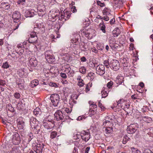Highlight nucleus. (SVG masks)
I'll return each mask as SVG.
<instances>
[{
  "label": "nucleus",
  "instance_id": "nucleus-19",
  "mask_svg": "<svg viewBox=\"0 0 153 153\" xmlns=\"http://www.w3.org/2000/svg\"><path fill=\"white\" fill-rule=\"evenodd\" d=\"M28 64L30 66L35 67L37 64V61L35 58L34 57H31L29 59V62Z\"/></svg>",
  "mask_w": 153,
  "mask_h": 153
},
{
  "label": "nucleus",
  "instance_id": "nucleus-4",
  "mask_svg": "<svg viewBox=\"0 0 153 153\" xmlns=\"http://www.w3.org/2000/svg\"><path fill=\"white\" fill-rule=\"evenodd\" d=\"M109 66L114 71L118 70L120 68L119 62L116 59H113L111 61L109 64Z\"/></svg>",
  "mask_w": 153,
  "mask_h": 153
},
{
  "label": "nucleus",
  "instance_id": "nucleus-38",
  "mask_svg": "<svg viewBox=\"0 0 153 153\" xmlns=\"http://www.w3.org/2000/svg\"><path fill=\"white\" fill-rule=\"evenodd\" d=\"M62 58L65 61H68L70 60V55L68 53H65L62 55Z\"/></svg>",
  "mask_w": 153,
  "mask_h": 153
},
{
  "label": "nucleus",
  "instance_id": "nucleus-1",
  "mask_svg": "<svg viewBox=\"0 0 153 153\" xmlns=\"http://www.w3.org/2000/svg\"><path fill=\"white\" fill-rule=\"evenodd\" d=\"M95 30L91 28L87 30L83 29L81 31L82 34L85 36L88 39H91L95 35Z\"/></svg>",
  "mask_w": 153,
  "mask_h": 153
},
{
  "label": "nucleus",
  "instance_id": "nucleus-34",
  "mask_svg": "<svg viewBox=\"0 0 153 153\" xmlns=\"http://www.w3.org/2000/svg\"><path fill=\"white\" fill-rule=\"evenodd\" d=\"M39 84V81L38 79H34L32 80L30 84L31 87L33 88L37 85Z\"/></svg>",
  "mask_w": 153,
  "mask_h": 153
},
{
  "label": "nucleus",
  "instance_id": "nucleus-47",
  "mask_svg": "<svg viewBox=\"0 0 153 153\" xmlns=\"http://www.w3.org/2000/svg\"><path fill=\"white\" fill-rule=\"evenodd\" d=\"M86 69L85 67L82 66L79 68V71L82 74H85L86 73Z\"/></svg>",
  "mask_w": 153,
  "mask_h": 153
},
{
  "label": "nucleus",
  "instance_id": "nucleus-43",
  "mask_svg": "<svg viewBox=\"0 0 153 153\" xmlns=\"http://www.w3.org/2000/svg\"><path fill=\"white\" fill-rule=\"evenodd\" d=\"M57 134V132L56 131H52L50 134V138L52 139L54 138L56 136Z\"/></svg>",
  "mask_w": 153,
  "mask_h": 153
},
{
  "label": "nucleus",
  "instance_id": "nucleus-3",
  "mask_svg": "<svg viewBox=\"0 0 153 153\" xmlns=\"http://www.w3.org/2000/svg\"><path fill=\"white\" fill-rule=\"evenodd\" d=\"M21 139L18 132L14 133L12 138V143L15 145H18L20 143Z\"/></svg>",
  "mask_w": 153,
  "mask_h": 153
},
{
  "label": "nucleus",
  "instance_id": "nucleus-39",
  "mask_svg": "<svg viewBox=\"0 0 153 153\" xmlns=\"http://www.w3.org/2000/svg\"><path fill=\"white\" fill-rule=\"evenodd\" d=\"M64 67L65 69V72L67 73H69L71 70V68L69 65L68 64L65 65H64Z\"/></svg>",
  "mask_w": 153,
  "mask_h": 153
},
{
  "label": "nucleus",
  "instance_id": "nucleus-28",
  "mask_svg": "<svg viewBox=\"0 0 153 153\" xmlns=\"http://www.w3.org/2000/svg\"><path fill=\"white\" fill-rule=\"evenodd\" d=\"M35 153H41L42 151V147L39 145H37L34 148Z\"/></svg>",
  "mask_w": 153,
  "mask_h": 153
},
{
  "label": "nucleus",
  "instance_id": "nucleus-33",
  "mask_svg": "<svg viewBox=\"0 0 153 153\" xmlns=\"http://www.w3.org/2000/svg\"><path fill=\"white\" fill-rule=\"evenodd\" d=\"M25 73L26 72L25 71L24 69H19L17 71V74L21 77L24 76Z\"/></svg>",
  "mask_w": 153,
  "mask_h": 153
},
{
  "label": "nucleus",
  "instance_id": "nucleus-59",
  "mask_svg": "<svg viewBox=\"0 0 153 153\" xmlns=\"http://www.w3.org/2000/svg\"><path fill=\"white\" fill-rule=\"evenodd\" d=\"M143 120H145V121H146L148 123L151 122L152 120L151 118L150 117H145L144 118L143 117Z\"/></svg>",
  "mask_w": 153,
  "mask_h": 153
},
{
  "label": "nucleus",
  "instance_id": "nucleus-32",
  "mask_svg": "<svg viewBox=\"0 0 153 153\" xmlns=\"http://www.w3.org/2000/svg\"><path fill=\"white\" fill-rule=\"evenodd\" d=\"M89 65L90 67L94 68L98 65V64L96 62V60H93L89 62Z\"/></svg>",
  "mask_w": 153,
  "mask_h": 153
},
{
  "label": "nucleus",
  "instance_id": "nucleus-53",
  "mask_svg": "<svg viewBox=\"0 0 153 153\" xmlns=\"http://www.w3.org/2000/svg\"><path fill=\"white\" fill-rule=\"evenodd\" d=\"M27 138L28 139V142H29L33 138V135L32 133L29 134L27 136Z\"/></svg>",
  "mask_w": 153,
  "mask_h": 153
},
{
  "label": "nucleus",
  "instance_id": "nucleus-22",
  "mask_svg": "<svg viewBox=\"0 0 153 153\" xmlns=\"http://www.w3.org/2000/svg\"><path fill=\"white\" fill-rule=\"evenodd\" d=\"M24 48V46H23V45L22 44L18 45L17 48L16 49V53L21 54H22L24 51L23 49Z\"/></svg>",
  "mask_w": 153,
  "mask_h": 153
},
{
  "label": "nucleus",
  "instance_id": "nucleus-64",
  "mask_svg": "<svg viewBox=\"0 0 153 153\" xmlns=\"http://www.w3.org/2000/svg\"><path fill=\"white\" fill-rule=\"evenodd\" d=\"M97 105L95 103L93 104L91 106H90V108H92L93 109H94V110H97Z\"/></svg>",
  "mask_w": 153,
  "mask_h": 153
},
{
  "label": "nucleus",
  "instance_id": "nucleus-37",
  "mask_svg": "<svg viewBox=\"0 0 153 153\" xmlns=\"http://www.w3.org/2000/svg\"><path fill=\"white\" fill-rule=\"evenodd\" d=\"M33 113L36 116H39L41 114L40 109L39 108H38L35 109L33 111Z\"/></svg>",
  "mask_w": 153,
  "mask_h": 153
},
{
  "label": "nucleus",
  "instance_id": "nucleus-61",
  "mask_svg": "<svg viewBox=\"0 0 153 153\" xmlns=\"http://www.w3.org/2000/svg\"><path fill=\"white\" fill-rule=\"evenodd\" d=\"M98 106L101 108L102 111L104 110L105 108V107L102 105V103L100 102V101L98 102Z\"/></svg>",
  "mask_w": 153,
  "mask_h": 153
},
{
  "label": "nucleus",
  "instance_id": "nucleus-58",
  "mask_svg": "<svg viewBox=\"0 0 153 153\" xmlns=\"http://www.w3.org/2000/svg\"><path fill=\"white\" fill-rule=\"evenodd\" d=\"M109 45L110 46H111L112 45L114 44L115 43V40L113 38H111V39L109 40Z\"/></svg>",
  "mask_w": 153,
  "mask_h": 153
},
{
  "label": "nucleus",
  "instance_id": "nucleus-41",
  "mask_svg": "<svg viewBox=\"0 0 153 153\" xmlns=\"http://www.w3.org/2000/svg\"><path fill=\"white\" fill-rule=\"evenodd\" d=\"M97 48L100 50H102L104 48V44L100 43L97 44Z\"/></svg>",
  "mask_w": 153,
  "mask_h": 153
},
{
  "label": "nucleus",
  "instance_id": "nucleus-12",
  "mask_svg": "<svg viewBox=\"0 0 153 153\" xmlns=\"http://www.w3.org/2000/svg\"><path fill=\"white\" fill-rule=\"evenodd\" d=\"M81 136L82 139L86 142L90 138V133L88 132H86L85 131H83L81 133Z\"/></svg>",
  "mask_w": 153,
  "mask_h": 153
},
{
  "label": "nucleus",
  "instance_id": "nucleus-36",
  "mask_svg": "<svg viewBox=\"0 0 153 153\" xmlns=\"http://www.w3.org/2000/svg\"><path fill=\"white\" fill-rule=\"evenodd\" d=\"M111 10L108 7H105L102 11L103 15H108L110 14Z\"/></svg>",
  "mask_w": 153,
  "mask_h": 153
},
{
  "label": "nucleus",
  "instance_id": "nucleus-45",
  "mask_svg": "<svg viewBox=\"0 0 153 153\" xmlns=\"http://www.w3.org/2000/svg\"><path fill=\"white\" fill-rule=\"evenodd\" d=\"M10 66L9 64V63L7 62H6L3 63L2 68L4 69H7L9 68Z\"/></svg>",
  "mask_w": 153,
  "mask_h": 153
},
{
  "label": "nucleus",
  "instance_id": "nucleus-40",
  "mask_svg": "<svg viewBox=\"0 0 153 153\" xmlns=\"http://www.w3.org/2000/svg\"><path fill=\"white\" fill-rule=\"evenodd\" d=\"M38 121L35 118L32 117H30V120L31 126H33L34 123H36Z\"/></svg>",
  "mask_w": 153,
  "mask_h": 153
},
{
  "label": "nucleus",
  "instance_id": "nucleus-35",
  "mask_svg": "<svg viewBox=\"0 0 153 153\" xmlns=\"http://www.w3.org/2000/svg\"><path fill=\"white\" fill-rule=\"evenodd\" d=\"M113 130V128L111 127H108L104 128L103 131H105L106 133L109 134L111 133Z\"/></svg>",
  "mask_w": 153,
  "mask_h": 153
},
{
  "label": "nucleus",
  "instance_id": "nucleus-10",
  "mask_svg": "<svg viewBox=\"0 0 153 153\" xmlns=\"http://www.w3.org/2000/svg\"><path fill=\"white\" fill-rule=\"evenodd\" d=\"M137 128L136 124H131L127 127V132L129 134H133L136 131Z\"/></svg>",
  "mask_w": 153,
  "mask_h": 153
},
{
  "label": "nucleus",
  "instance_id": "nucleus-63",
  "mask_svg": "<svg viewBox=\"0 0 153 153\" xmlns=\"http://www.w3.org/2000/svg\"><path fill=\"white\" fill-rule=\"evenodd\" d=\"M83 81H79L77 83L78 85L80 87L83 86L84 84Z\"/></svg>",
  "mask_w": 153,
  "mask_h": 153
},
{
  "label": "nucleus",
  "instance_id": "nucleus-52",
  "mask_svg": "<svg viewBox=\"0 0 153 153\" xmlns=\"http://www.w3.org/2000/svg\"><path fill=\"white\" fill-rule=\"evenodd\" d=\"M113 85V82L110 81L109 82H108L106 85V87L108 88V89L109 90V89L110 88L112 87V86Z\"/></svg>",
  "mask_w": 153,
  "mask_h": 153
},
{
  "label": "nucleus",
  "instance_id": "nucleus-60",
  "mask_svg": "<svg viewBox=\"0 0 153 153\" xmlns=\"http://www.w3.org/2000/svg\"><path fill=\"white\" fill-rule=\"evenodd\" d=\"M97 4L98 6H100L101 7H103L105 6V4L104 3H102L100 1H97Z\"/></svg>",
  "mask_w": 153,
  "mask_h": 153
},
{
  "label": "nucleus",
  "instance_id": "nucleus-51",
  "mask_svg": "<svg viewBox=\"0 0 153 153\" xmlns=\"http://www.w3.org/2000/svg\"><path fill=\"white\" fill-rule=\"evenodd\" d=\"M49 85L55 88L58 87L59 86V84L58 83H56L53 82H50Z\"/></svg>",
  "mask_w": 153,
  "mask_h": 153
},
{
  "label": "nucleus",
  "instance_id": "nucleus-8",
  "mask_svg": "<svg viewBox=\"0 0 153 153\" xmlns=\"http://www.w3.org/2000/svg\"><path fill=\"white\" fill-rule=\"evenodd\" d=\"M54 120L57 121L61 120L62 121L64 120V115L62 112L60 110H57L54 114Z\"/></svg>",
  "mask_w": 153,
  "mask_h": 153
},
{
  "label": "nucleus",
  "instance_id": "nucleus-21",
  "mask_svg": "<svg viewBox=\"0 0 153 153\" xmlns=\"http://www.w3.org/2000/svg\"><path fill=\"white\" fill-rule=\"evenodd\" d=\"M121 62L124 67H127L129 65L128 59V58H122L120 60Z\"/></svg>",
  "mask_w": 153,
  "mask_h": 153
},
{
  "label": "nucleus",
  "instance_id": "nucleus-31",
  "mask_svg": "<svg viewBox=\"0 0 153 153\" xmlns=\"http://www.w3.org/2000/svg\"><path fill=\"white\" fill-rule=\"evenodd\" d=\"M114 5L116 7L120 8L123 6V3L122 0H116Z\"/></svg>",
  "mask_w": 153,
  "mask_h": 153
},
{
  "label": "nucleus",
  "instance_id": "nucleus-30",
  "mask_svg": "<svg viewBox=\"0 0 153 153\" xmlns=\"http://www.w3.org/2000/svg\"><path fill=\"white\" fill-rule=\"evenodd\" d=\"M71 12L68 11H65V12H63V13L62 12V14H63V16L65 17V21H66L71 16Z\"/></svg>",
  "mask_w": 153,
  "mask_h": 153
},
{
  "label": "nucleus",
  "instance_id": "nucleus-57",
  "mask_svg": "<svg viewBox=\"0 0 153 153\" xmlns=\"http://www.w3.org/2000/svg\"><path fill=\"white\" fill-rule=\"evenodd\" d=\"M86 117H85V115H82L79 116L77 118V120L79 121L83 120H84Z\"/></svg>",
  "mask_w": 153,
  "mask_h": 153
},
{
  "label": "nucleus",
  "instance_id": "nucleus-14",
  "mask_svg": "<svg viewBox=\"0 0 153 153\" xmlns=\"http://www.w3.org/2000/svg\"><path fill=\"white\" fill-rule=\"evenodd\" d=\"M33 124V126H31V128L33 129L35 133L37 134L39 133L41 128L40 124L38 121H37Z\"/></svg>",
  "mask_w": 153,
  "mask_h": 153
},
{
  "label": "nucleus",
  "instance_id": "nucleus-15",
  "mask_svg": "<svg viewBox=\"0 0 153 153\" xmlns=\"http://www.w3.org/2000/svg\"><path fill=\"white\" fill-rule=\"evenodd\" d=\"M107 120H105L103 121V122L102 123V126L103 127V129H104V128L107 127H111L113 126L112 122L111 121L112 119L111 118H108V117Z\"/></svg>",
  "mask_w": 153,
  "mask_h": 153
},
{
  "label": "nucleus",
  "instance_id": "nucleus-16",
  "mask_svg": "<svg viewBox=\"0 0 153 153\" xmlns=\"http://www.w3.org/2000/svg\"><path fill=\"white\" fill-rule=\"evenodd\" d=\"M37 12L33 9L26 10L25 12V16L26 17H32L36 14Z\"/></svg>",
  "mask_w": 153,
  "mask_h": 153
},
{
  "label": "nucleus",
  "instance_id": "nucleus-23",
  "mask_svg": "<svg viewBox=\"0 0 153 153\" xmlns=\"http://www.w3.org/2000/svg\"><path fill=\"white\" fill-rule=\"evenodd\" d=\"M76 36H77V38L73 39L71 40V46L74 48H76V46L78 45L79 43L78 37L79 36V35L77 34Z\"/></svg>",
  "mask_w": 153,
  "mask_h": 153
},
{
  "label": "nucleus",
  "instance_id": "nucleus-55",
  "mask_svg": "<svg viewBox=\"0 0 153 153\" xmlns=\"http://www.w3.org/2000/svg\"><path fill=\"white\" fill-rule=\"evenodd\" d=\"M103 64L107 68H109V65L110 64H109V61L108 60H105L104 61Z\"/></svg>",
  "mask_w": 153,
  "mask_h": 153
},
{
  "label": "nucleus",
  "instance_id": "nucleus-42",
  "mask_svg": "<svg viewBox=\"0 0 153 153\" xmlns=\"http://www.w3.org/2000/svg\"><path fill=\"white\" fill-rule=\"evenodd\" d=\"M94 74L90 72L88 74V78L90 79L91 81H92L93 79H94Z\"/></svg>",
  "mask_w": 153,
  "mask_h": 153
},
{
  "label": "nucleus",
  "instance_id": "nucleus-27",
  "mask_svg": "<svg viewBox=\"0 0 153 153\" xmlns=\"http://www.w3.org/2000/svg\"><path fill=\"white\" fill-rule=\"evenodd\" d=\"M10 5L8 2H2L0 5V8H3L5 10H8Z\"/></svg>",
  "mask_w": 153,
  "mask_h": 153
},
{
  "label": "nucleus",
  "instance_id": "nucleus-24",
  "mask_svg": "<svg viewBox=\"0 0 153 153\" xmlns=\"http://www.w3.org/2000/svg\"><path fill=\"white\" fill-rule=\"evenodd\" d=\"M110 90L107 88L106 87H104L102 88L101 91V94L102 98H105L108 95V92Z\"/></svg>",
  "mask_w": 153,
  "mask_h": 153
},
{
  "label": "nucleus",
  "instance_id": "nucleus-9",
  "mask_svg": "<svg viewBox=\"0 0 153 153\" xmlns=\"http://www.w3.org/2000/svg\"><path fill=\"white\" fill-rule=\"evenodd\" d=\"M38 15L39 16H42L45 13V7L43 4L38 5L37 7Z\"/></svg>",
  "mask_w": 153,
  "mask_h": 153
},
{
  "label": "nucleus",
  "instance_id": "nucleus-17",
  "mask_svg": "<svg viewBox=\"0 0 153 153\" xmlns=\"http://www.w3.org/2000/svg\"><path fill=\"white\" fill-rule=\"evenodd\" d=\"M21 15L20 12L18 11H14L12 15V18L15 22H17L20 18Z\"/></svg>",
  "mask_w": 153,
  "mask_h": 153
},
{
  "label": "nucleus",
  "instance_id": "nucleus-44",
  "mask_svg": "<svg viewBox=\"0 0 153 153\" xmlns=\"http://www.w3.org/2000/svg\"><path fill=\"white\" fill-rule=\"evenodd\" d=\"M92 85V83H91L90 82L86 85L85 89V91L86 92H87L90 91V88L91 87Z\"/></svg>",
  "mask_w": 153,
  "mask_h": 153
},
{
  "label": "nucleus",
  "instance_id": "nucleus-25",
  "mask_svg": "<svg viewBox=\"0 0 153 153\" xmlns=\"http://www.w3.org/2000/svg\"><path fill=\"white\" fill-rule=\"evenodd\" d=\"M124 78L123 76H118L116 79V83L119 85L123 83H124Z\"/></svg>",
  "mask_w": 153,
  "mask_h": 153
},
{
  "label": "nucleus",
  "instance_id": "nucleus-56",
  "mask_svg": "<svg viewBox=\"0 0 153 153\" xmlns=\"http://www.w3.org/2000/svg\"><path fill=\"white\" fill-rule=\"evenodd\" d=\"M14 97L17 99H19L20 97V94L19 92H15L14 94Z\"/></svg>",
  "mask_w": 153,
  "mask_h": 153
},
{
  "label": "nucleus",
  "instance_id": "nucleus-54",
  "mask_svg": "<svg viewBox=\"0 0 153 153\" xmlns=\"http://www.w3.org/2000/svg\"><path fill=\"white\" fill-rule=\"evenodd\" d=\"M60 28V25L59 24H57L55 25L54 27V30L57 33H58V31L59 30Z\"/></svg>",
  "mask_w": 153,
  "mask_h": 153
},
{
  "label": "nucleus",
  "instance_id": "nucleus-62",
  "mask_svg": "<svg viewBox=\"0 0 153 153\" xmlns=\"http://www.w3.org/2000/svg\"><path fill=\"white\" fill-rule=\"evenodd\" d=\"M47 122H49L51 123V124L54 126L55 125V122L53 119H48L47 120H46L45 121Z\"/></svg>",
  "mask_w": 153,
  "mask_h": 153
},
{
  "label": "nucleus",
  "instance_id": "nucleus-6",
  "mask_svg": "<svg viewBox=\"0 0 153 153\" xmlns=\"http://www.w3.org/2000/svg\"><path fill=\"white\" fill-rule=\"evenodd\" d=\"M96 71L97 74L101 76H102L105 73L104 65L102 64L97 65L96 68Z\"/></svg>",
  "mask_w": 153,
  "mask_h": 153
},
{
  "label": "nucleus",
  "instance_id": "nucleus-46",
  "mask_svg": "<svg viewBox=\"0 0 153 153\" xmlns=\"http://www.w3.org/2000/svg\"><path fill=\"white\" fill-rule=\"evenodd\" d=\"M130 138L128 137L127 135H125L124 137L123 140V144H126L127 142L129 140Z\"/></svg>",
  "mask_w": 153,
  "mask_h": 153
},
{
  "label": "nucleus",
  "instance_id": "nucleus-2",
  "mask_svg": "<svg viewBox=\"0 0 153 153\" xmlns=\"http://www.w3.org/2000/svg\"><path fill=\"white\" fill-rule=\"evenodd\" d=\"M34 32L37 33H43L45 31V24L42 22L37 23L34 28Z\"/></svg>",
  "mask_w": 153,
  "mask_h": 153
},
{
  "label": "nucleus",
  "instance_id": "nucleus-5",
  "mask_svg": "<svg viewBox=\"0 0 153 153\" xmlns=\"http://www.w3.org/2000/svg\"><path fill=\"white\" fill-rule=\"evenodd\" d=\"M50 99L53 105L54 106H57L60 99L59 95L57 94H52L51 96Z\"/></svg>",
  "mask_w": 153,
  "mask_h": 153
},
{
  "label": "nucleus",
  "instance_id": "nucleus-50",
  "mask_svg": "<svg viewBox=\"0 0 153 153\" xmlns=\"http://www.w3.org/2000/svg\"><path fill=\"white\" fill-rule=\"evenodd\" d=\"M119 46V45L116 43H115L114 44L112 45L110 47L112 48V50H114L115 49H117L118 48Z\"/></svg>",
  "mask_w": 153,
  "mask_h": 153
},
{
  "label": "nucleus",
  "instance_id": "nucleus-29",
  "mask_svg": "<svg viewBox=\"0 0 153 153\" xmlns=\"http://www.w3.org/2000/svg\"><path fill=\"white\" fill-rule=\"evenodd\" d=\"M99 27L100 28V30H101L103 33H106V26L105 24L104 23L103 20H102V22L99 24Z\"/></svg>",
  "mask_w": 153,
  "mask_h": 153
},
{
  "label": "nucleus",
  "instance_id": "nucleus-13",
  "mask_svg": "<svg viewBox=\"0 0 153 153\" xmlns=\"http://www.w3.org/2000/svg\"><path fill=\"white\" fill-rule=\"evenodd\" d=\"M33 124V126H31V128L33 129L35 133L37 134L39 133L41 128L40 124L38 121H37Z\"/></svg>",
  "mask_w": 153,
  "mask_h": 153
},
{
  "label": "nucleus",
  "instance_id": "nucleus-48",
  "mask_svg": "<svg viewBox=\"0 0 153 153\" xmlns=\"http://www.w3.org/2000/svg\"><path fill=\"white\" fill-rule=\"evenodd\" d=\"M131 149L132 150V153H141V151L137 148L132 147Z\"/></svg>",
  "mask_w": 153,
  "mask_h": 153
},
{
  "label": "nucleus",
  "instance_id": "nucleus-49",
  "mask_svg": "<svg viewBox=\"0 0 153 153\" xmlns=\"http://www.w3.org/2000/svg\"><path fill=\"white\" fill-rule=\"evenodd\" d=\"M89 114L91 116H92L96 114V110H94L92 108L89 109Z\"/></svg>",
  "mask_w": 153,
  "mask_h": 153
},
{
  "label": "nucleus",
  "instance_id": "nucleus-20",
  "mask_svg": "<svg viewBox=\"0 0 153 153\" xmlns=\"http://www.w3.org/2000/svg\"><path fill=\"white\" fill-rule=\"evenodd\" d=\"M16 84L18 87L21 90L24 88V81L21 79H19L16 80Z\"/></svg>",
  "mask_w": 153,
  "mask_h": 153
},
{
  "label": "nucleus",
  "instance_id": "nucleus-11",
  "mask_svg": "<svg viewBox=\"0 0 153 153\" xmlns=\"http://www.w3.org/2000/svg\"><path fill=\"white\" fill-rule=\"evenodd\" d=\"M36 33L34 32L31 33L30 37L28 39L29 43H32L33 45H35L36 42L38 38Z\"/></svg>",
  "mask_w": 153,
  "mask_h": 153
},
{
  "label": "nucleus",
  "instance_id": "nucleus-7",
  "mask_svg": "<svg viewBox=\"0 0 153 153\" xmlns=\"http://www.w3.org/2000/svg\"><path fill=\"white\" fill-rule=\"evenodd\" d=\"M45 58L49 63H52L54 59V57L53 55L52 52L50 51H46L45 52Z\"/></svg>",
  "mask_w": 153,
  "mask_h": 153
},
{
  "label": "nucleus",
  "instance_id": "nucleus-26",
  "mask_svg": "<svg viewBox=\"0 0 153 153\" xmlns=\"http://www.w3.org/2000/svg\"><path fill=\"white\" fill-rule=\"evenodd\" d=\"M43 125L44 128L47 129H51L54 127V126L49 122L43 121Z\"/></svg>",
  "mask_w": 153,
  "mask_h": 153
},
{
  "label": "nucleus",
  "instance_id": "nucleus-18",
  "mask_svg": "<svg viewBox=\"0 0 153 153\" xmlns=\"http://www.w3.org/2000/svg\"><path fill=\"white\" fill-rule=\"evenodd\" d=\"M22 118H19L17 120V126L19 129H22L24 128L25 125V122L22 120Z\"/></svg>",
  "mask_w": 153,
  "mask_h": 153
}]
</instances>
